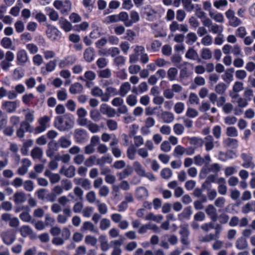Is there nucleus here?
Wrapping results in <instances>:
<instances>
[{
	"mask_svg": "<svg viewBox=\"0 0 255 255\" xmlns=\"http://www.w3.org/2000/svg\"><path fill=\"white\" fill-rule=\"evenodd\" d=\"M54 126L60 131H66L73 127V123L70 120H65L62 116L56 117Z\"/></svg>",
	"mask_w": 255,
	"mask_h": 255,
	"instance_id": "nucleus-1",
	"label": "nucleus"
},
{
	"mask_svg": "<svg viewBox=\"0 0 255 255\" xmlns=\"http://www.w3.org/2000/svg\"><path fill=\"white\" fill-rule=\"evenodd\" d=\"M203 24L208 28V31L213 34H218L222 33L223 26L222 25H218L212 22L209 18H206L202 20Z\"/></svg>",
	"mask_w": 255,
	"mask_h": 255,
	"instance_id": "nucleus-2",
	"label": "nucleus"
},
{
	"mask_svg": "<svg viewBox=\"0 0 255 255\" xmlns=\"http://www.w3.org/2000/svg\"><path fill=\"white\" fill-rule=\"evenodd\" d=\"M51 118L48 116H44L40 117L38 120V126L35 128H33V132L34 134H39L45 131L47 127V124L50 121Z\"/></svg>",
	"mask_w": 255,
	"mask_h": 255,
	"instance_id": "nucleus-3",
	"label": "nucleus"
},
{
	"mask_svg": "<svg viewBox=\"0 0 255 255\" xmlns=\"http://www.w3.org/2000/svg\"><path fill=\"white\" fill-rule=\"evenodd\" d=\"M53 5L56 9L60 10L62 14H67L72 8L71 2L69 0L64 1L56 0L54 2Z\"/></svg>",
	"mask_w": 255,
	"mask_h": 255,
	"instance_id": "nucleus-4",
	"label": "nucleus"
},
{
	"mask_svg": "<svg viewBox=\"0 0 255 255\" xmlns=\"http://www.w3.org/2000/svg\"><path fill=\"white\" fill-rule=\"evenodd\" d=\"M241 157L243 160L242 166L244 168L254 169L255 167L253 157L251 154L244 152L241 154Z\"/></svg>",
	"mask_w": 255,
	"mask_h": 255,
	"instance_id": "nucleus-5",
	"label": "nucleus"
},
{
	"mask_svg": "<svg viewBox=\"0 0 255 255\" xmlns=\"http://www.w3.org/2000/svg\"><path fill=\"white\" fill-rule=\"evenodd\" d=\"M225 15L229 20V24L232 27H237L242 23V21L235 16V12L231 9H229L225 13Z\"/></svg>",
	"mask_w": 255,
	"mask_h": 255,
	"instance_id": "nucleus-6",
	"label": "nucleus"
},
{
	"mask_svg": "<svg viewBox=\"0 0 255 255\" xmlns=\"http://www.w3.org/2000/svg\"><path fill=\"white\" fill-rule=\"evenodd\" d=\"M1 237L4 243L6 245H10L15 240V235L11 230L3 231L1 234Z\"/></svg>",
	"mask_w": 255,
	"mask_h": 255,
	"instance_id": "nucleus-7",
	"label": "nucleus"
},
{
	"mask_svg": "<svg viewBox=\"0 0 255 255\" xmlns=\"http://www.w3.org/2000/svg\"><path fill=\"white\" fill-rule=\"evenodd\" d=\"M194 153V149L192 147L185 148L181 145H177L174 149L173 155L175 156L180 157L182 156L184 153L187 155L192 154Z\"/></svg>",
	"mask_w": 255,
	"mask_h": 255,
	"instance_id": "nucleus-8",
	"label": "nucleus"
},
{
	"mask_svg": "<svg viewBox=\"0 0 255 255\" xmlns=\"http://www.w3.org/2000/svg\"><path fill=\"white\" fill-rule=\"evenodd\" d=\"M16 64L18 65L23 66L28 61V56L25 50L21 49L17 51L16 56Z\"/></svg>",
	"mask_w": 255,
	"mask_h": 255,
	"instance_id": "nucleus-9",
	"label": "nucleus"
},
{
	"mask_svg": "<svg viewBox=\"0 0 255 255\" xmlns=\"http://www.w3.org/2000/svg\"><path fill=\"white\" fill-rule=\"evenodd\" d=\"M169 30L171 32H175L177 31L187 32L189 29L186 24H179L176 21H173L169 25Z\"/></svg>",
	"mask_w": 255,
	"mask_h": 255,
	"instance_id": "nucleus-10",
	"label": "nucleus"
},
{
	"mask_svg": "<svg viewBox=\"0 0 255 255\" xmlns=\"http://www.w3.org/2000/svg\"><path fill=\"white\" fill-rule=\"evenodd\" d=\"M205 211L212 222H216L218 219V214L215 207L212 205H208Z\"/></svg>",
	"mask_w": 255,
	"mask_h": 255,
	"instance_id": "nucleus-11",
	"label": "nucleus"
},
{
	"mask_svg": "<svg viewBox=\"0 0 255 255\" xmlns=\"http://www.w3.org/2000/svg\"><path fill=\"white\" fill-rule=\"evenodd\" d=\"M76 168L74 165H70L68 168L63 166L59 170L60 174L68 178H72L75 175Z\"/></svg>",
	"mask_w": 255,
	"mask_h": 255,
	"instance_id": "nucleus-12",
	"label": "nucleus"
},
{
	"mask_svg": "<svg viewBox=\"0 0 255 255\" xmlns=\"http://www.w3.org/2000/svg\"><path fill=\"white\" fill-rule=\"evenodd\" d=\"M27 199L26 194L23 191L16 192L13 195V200L15 204L24 203Z\"/></svg>",
	"mask_w": 255,
	"mask_h": 255,
	"instance_id": "nucleus-13",
	"label": "nucleus"
},
{
	"mask_svg": "<svg viewBox=\"0 0 255 255\" xmlns=\"http://www.w3.org/2000/svg\"><path fill=\"white\" fill-rule=\"evenodd\" d=\"M74 182L76 185H80L85 190H89L91 188V182L87 178H75L74 179Z\"/></svg>",
	"mask_w": 255,
	"mask_h": 255,
	"instance_id": "nucleus-14",
	"label": "nucleus"
},
{
	"mask_svg": "<svg viewBox=\"0 0 255 255\" xmlns=\"http://www.w3.org/2000/svg\"><path fill=\"white\" fill-rule=\"evenodd\" d=\"M100 111L102 114L106 115L109 118L114 117L116 114L115 110L105 104L101 106Z\"/></svg>",
	"mask_w": 255,
	"mask_h": 255,
	"instance_id": "nucleus-15",
	"label": "nucleus"
},
{
	"mask_svg": "<svg viewBox=\"0 0 255 255\" xmlns=\"http://www.w3.org/2000/svg\"><path fill=\"white\" fill-rule=\"evenodd\" d=\"M2 109L7 113L14 112L17 107V104L15 101H6L2 103Z\"/></svg>",
	"mask_w": 255,
	"mask_h": 255,
	"instance_id": "nucleus-16",
	"label": "nucleus"
},
{
	"mask_svg": "<svg viewBox=\"0 0 255 255\" xmlns=\"http://www.w3.org/2000/svg\"><path fill=\"white\" fill-rule=\"evenodd\" d=\"M131 88V85L128 82L122 83L118 91L119 95L123 97H125L130 91Z\"/></svg>",
	"mask_w": 255,
	"mask_h": 255,
	"instance_id": "nucleus-17",
	"label": "nucleus"
},
{
	"mask_svg": "<svg viewBox=\"0 0 255 255\" xmlns=\"http://www.w3.org/2000/svg\"><path fill=\"white\" fill-rule=\"evenodd\" d=\"M74 137L77 142H82L86 138L87 132L82 129H76L74 131Z\"/></svg>",
	"mask_w": 255,
	"mask_h": 255,
	"instance_id": "nucleus-18",
	"label": "nucleus"
},
{
	"mask_svg": "<svg viewBox=\"0 0 255 255\" xmlns=\"http://www.w3.org/2000/svg\"><path fill=\"white\" fill-rule=\"evenodd\" d=\"M106 90V94L103 96V97H102V101L103 102L108 101L110 96H116L119 94L118 91L117 89L113 87H107Z\"/></svg>",
	"mask_w": 255,
	"mask_h": 255,
	"instance_id": "nucleus-19",
	"label": "nucleus"
},
{
	"mask_svg": "<svg viewBox=\"0 0 255 255\" xmlns=\"http://www.w3.org/2000/svg\"><path fill=\"white\" fill-rule=\"evenodd\" d=\"M185 57L189 59L197 60L199 62L201 61L200 59L199 58L197 52L192 47L189 48L187 50L185 54Z\"/></svg>",
	"mask_w": 255,
	"mask_h": 255,
	"instance_id": "nucleus-20",
	"label": "nucleus"
},
{
	"mask_svg": "<svg viewBox=\"0 0 255 255\" xmlns=\"http://www.w3.org/2000/svg\"><path fill=\"white\" fill-rule=\"evenodd\" d=\"M118 16L119 21H123L126 26L129 27L132 26V22L128 19V15L126 12H121L118 14Z\"/></svg>",
	"mask_w": 255,
	"mask_h": 255,
	"instance_id": "nucleus-21",
	"label": "nucleus"
},
{
	"mask_svg": "<svg viewBox=\"0 0 255 255\" xmlns=\"http://www.w3.org/2000/svg\"><path fill=\"white\" fill-rule=\"evenodd\" d=\"M234 72V69L233 68L227 69L225 73L222 75V79L227 83H230L233 80V73Z\"/></svg>",
	"mask_w": 255,
	"mask_h": 255,
	"instance_id": "nucleus-22",
	"label": "nucleus"
},
{
	"mask_svg": "<svg viewBox=\"0 0 255 255\" xmlns=\"http://www.w3.org/2000/svg\"><path fill=\"white\" fill-rule=\"evenodd\" d=\"M204 144L207 151H210L214 148V138L212 135H208L204 138Z\"/></svg>",
	"mask_w": 255,
	"mask_h": 255,
	"instance_id": "nucleus-23",
	"label": "nucleus"
},
{
	"mask_svg": "<svg viewBox=\"0 0 255 255\" xmlns=\"http://www.w3.org/2000/svg\"><path fill=\"white\" fill-rule=\"evenodd\" d=\"M192 214V211L191 207H187L185 208L182 212L178 215L179 220L189 219Z\"/></svg>",
	"mask_w": 255,
	"mask_h": 255,
	"instance_id": "nucleus-24",
	"label": "nucleus"
},
{
	"mask_svg": "<svg viewBox=\"0 0 255 255\" xmlns=\"http://www.w3.org/2000/svg\"><path fill=\"white\" fill-rule=\"evenodd\" d=\"M83 87L82 85L78 82H76L71 85L69 91L72 94H80L82 92Z\"/></svg>",
	"mask_w": 255,
	"mask_h": 255,
	"instance_id": "nucleus-25",
	"label": "nucleus"
},
{
	"mask_svg": "<svg viewBox=\"0 0 255 255\" xmlns=\"http://www.w3.org/2000/svg\"><path fill=\"white\" fill-rule=\"evenodd\" d=\"M161 119L165 123H170L174 120V116L173 113L168 111H164L161 113Z\"/></svg>",
	"mask_w": 255,
	"mask_h": 255,
	"instance_id": "nucleus-26",
	"label": "nucleus"
},
{
	"mask_svg": "<svg viewBox=\"0 0 255 255\" xmlns=\"http://www.w3.org/2000/svg\"><path fill=\"white\" fill-rule=\"evenodd\" d=\"M19 232L23 237H26L33 234L32 229L27 225L21 226L19 229Z\"/></svg>",
	"mask_w": 255,
	"mask_h": 255,
	"instance_id": "nucleus-27",
	"label": "nucleus"
},
{
	"mask_svg": "<svg viewBox=\"0 0 255 255\" xmlns=\"http://www.w3.org/2000/svg\"><path fill=\"white\" fill-rule=\"evenodd\" d=\"M148 195L147 190L144 187H140L136 190V196L138 199H145Z\"/></svg>",
	"mask_w": 255,
	"mask_h": 255,
	"instance_id": "nucleus-28",
	"label": "nucleus"
},
{
	"mask_svg": "<svg viewBox=\"0 0 255 255\" xmlns=\"http://www.w3.org/2000/svg\"><path fill=\"white\" fill-rule=\"evenodd\" d=\"M236 247L240 250L247 249L248 247L247 240L242 237L238 238L236 242Z\"/></svg>",
	"mask_w": 255,
	"mask_h": 255,
	"instance_id": "nucleus-29",
	"label": "nucleus"
},
{
	"mask_svg": "<svg viewBox=\"0 0 255 255\" xmlns=\"http://www.w3.org/2000/svg\"><path fill=\"white\" fill-rule=\"evenodd\" d=\"M132 173V169L130 166H128L127 168L124 169L122 171L118 173L117 175L119 180H122L124 179L129 176Z\"/></svg>",
	"mask_w": 255,
	"mask_h": 255,
	"instance_id": "nucleus-30",
	"label": "nucleus"
},
{
	"mask_svg": "<svg viewBox=\"0 0 255 255\" xmlns=\"http://www.w3.org/2000/svg\"><path fill=\"white\" fill-rule=\"evenodd\" d=\"M71 143V141L65 136L60 137L58 140V144L63 148H68Z\"/></svg>",
	"mask_w": 255,
	"mask_h": 255,
	"instance_id": "nucleus-31",
	"label": "nucleus"
},
{
	"mask_svg": "<svg viewBox=\"0 0 255 255\" xmlns=\"http://www.w3.org/2000/svg\"><path fill=\"white\" fill-rule=\"evenodd\" d=\"M61 27L66 32H69L72 28V24L67 19L61 17L59 20Z\"/></svg>",
	"mask_w": 255,
	"mask_h": 255,
	"instance_id": "nucleus-32",
	"label": "nucleus"
},
{
	"mask_svg": "<svg viewBox=\"0 0 255 255\" xmlns=\"http://www.w3.org/2000/svg\"><path fill=\"white\" fill-rule=\"evenodd\" d=\"M84 57L85 60L88 62H90L94 59V51L92 47L86 49L84 53Z\"/></svg>",
	"mask_w": 255,
	"mask_h": 255,
	"instance_id": "nucleus-33",
	"label": "nucleus"
},
{
	"mask_svg": "<svg viewBox=\"0 0 255 255\" xmlns=\"http://www.w3.org/2000/svg\"><path fill=\"white\" fill-rule=\"evenodd\" d=\"M132 166L136 173L140 177L145 171L141 163L138 161L133 162Z\"/></svg>",
	"mask_w": 255,
	"mask_h": 255,
	"instance_id": "nucleus-34",
	"label": "nucleus"
},
{
	"mask_svg": "<svg viewBox=\"0 0 255 255\" xmlns=\"http://www.w3.org/2000/svg\"><path fill=\"white\" fill-rule=\"evenodd\" d=\"M185 38L186 43L191 45L197 41V36L194 32H190L186 34Z\"/></svg>",
	"mask_w": 255,
	"mask_h": 255,
	"instance_id": "nucleus-35",
	"label": "nucleus"
},
{
	"mask_svg": "<svg viewBox=\"0 0 255 255\" xmlns=\"http://www.w3.org/2000/svg\"><path fill=\"white\" fill-rule=\"evenodd\" d=\"M120 188L119 185L114 184L112 187V199L113 201H116L120 198Z\"/></svg>",
	"mask_w": 255,
	"mask_h": 255,
	"instance_id": "nucleus-36",
	"label": "nucleus"
},
{
	"mask_svg": "<svg viewBox=\"0 0 255 255\" xmlns=\"http://www.w3.org/2000/svg\"><path fill=\"white\" fill-rule=\"evenodd\" d=\"M144 218L146 221H153L159 223L163 219V216L161 215H155L152 213H149L145 216Z\"/></svg>",
	"mask_w": 255,
	"mask_h": 255,
	"instance_id": "nucleus-37",
	"label": "nucleus"
},
{
	"mask_svg": "<svg viewBox=\"0 0 255 255\" xmlns=\"http://www.w3.org/2000/svg\"><path fill=\"white\" fill-rule=\"evenodd\" d=\"M42 155V149L39 147H34L31 151V155L33 159H41Z\"/></svg>",
	"mask_w": 255,
	"mask_h": 255,
	"instance_id": "nucleus-38",
	"label": "nucleus"
},
{
	"mask_svg": "<svg viewBox=\"0 0 255 255\" xmlns=\"http://www.w3.org/2000/svg\"><path fill=\"white\" fill-rule=\"evenodd\" d=\"M224 143L227 147L237 148L238 145V141L237 139L228 137L224 140Z\"/></svg>",
	"mask_w": 255,
	"mask_h": 255,
	"instance_id": "nucleus-39",
	"label": "nucleus"
},
{
	"mask_svg": "<svg viewBox=\"0 0 255 255\" xmlns=\"http://www.w3.org/2000/svg\"><path fill=\"white\" fill-rule=\"evenodd\" d=\"M100 247L103 251H107L109 249V245L106 236L101 235L99 237Z\"/></svg>",
	"mask_w": 255,
	"mask_h": 255,
	"instance_id": "nucleus-40",
	"label": "nucleus"
},
{
	"mask_svg": "<svg viewBox=\"0 0 255 255\" xmlns=\"http://www.w3.org/2000/svg\"><path fill=\"white\" fill-rule=\"evenodd\" d=\"M46 11L48 15L49 18L53 21H56L59 18V14L58 12L53 8L47 7Z\"/></svg>",
	"mask_w": 255,
	"mask_h": 255,
	"instance_id": "nucleus-41",
	"label": "nucleus"
},
{
	"mask_svg": "<svg viewBox=\"0 0 255 255\" xmlns=\"http://www.w3.org/2000/svg\"><path fill=\"white\" fill-rule=\"evenodd\" d=\"M227 88V85L224 83L218 84L215 87L216 94L223 95L225 93Z\"/></svg>",
	"mask_w": 255,
	"mask_h": 255,
	"instance_id": "nucleus-42",
	"label": "nucleus"
},
{
	"mask_svg": "<svg viewBox=\"0 0 255 255\" xmlns=\"http://www.w3.org/2000/svg\"><path fill=\"white\" fill-rule=\"evenodd\" d=\"M126 103L130 107L135 106L137 103V97L133 94H130L126 98Z\"/></svg>",
	"mask_w": 255,
	"mask_h": 255,
	"instance_id": "nucleus-43",
	"label": "nucleus"
},
{
	"mask_svg": "<svg viewBox=\"0 0 255 255\" xmlns=\"http://www.w3.org/2000/svg\"><path fill=\"white\" fill-rule=\"evenodd\" d=\"M178 73V70L176 68H170L167 71V77L170 81H174L176 79Z\"/></svg>",
	"mask_w": 255,
	"mask_h": 255,
	"instance_id": "nucleus-44",
	"label": "nucleus"
},
{
	"mask_svg": "<svg viewBox=\"0 0 255 255\" xmlns=\"http://www.w3.org/2000/svg\"><path fill=\"white\" fill-rule=\"evenodd\" d=\"M201 57L204 60H210L212 57V53L209 48H204L201 51Z\"/></svg>",
	"mask_w": 255,
	"mask_h": 255,
	"instance_id": "nucleus-45",
	"label": "nucleus"
},
{
	"mask_svg": "<svg viewBox=\"0 0 255 255\" xmlns=\"http://www.w3.org/2000/svg\"><path fill=\"white\" fill-rule=\"evenodd\" d=\"M95 226L94 225L89 221H86L83 223L81 227L82 231H90L91 232L95 231Z\"/></svg>",
	"mask_w": 255,
	"mask_h": 255,
	"instance_id": "nucleus-46",
	"label": "nucleus"
},
{
	"mask_svg": "<svg viewBox=\"0 0 255 255\" xmlns=\"http://www.w3.org/2000/svg\"><path fill=\"white\" fill-rule=\"evenodd\" d=\"M226 133L229 137H237L238 135L237 129L234 127H229L226 128Z\"/></svg>",
	"mask_w": 255,
	"mask_h": 255,
	"instance_id": "nucleus-47",
	"label": "nucleus"
},
{
	"mask_svg": "<svg viewBox=\"0 0 255 255\" xmlns=\"http://www.w3.org/2000/svg\"><path fill=\"white\" fill-rule=\"evenodd\" d=\"M97 206L99 213L101 214H106L108 212V207L104 203H101L99 200L96 202Z\"/></svg>",
	"mask_w": 255,
	"mask_h": 255,
	"instance_id": "nucleus-48",
	"label": "nucleus"
},
{
	"mask_svg": "<svg viewBox=\"0 0 255 255\" xmlns=\"http://www.w3.org/2000/svg\"><path fill=\"white\" fill-rule=\"evenodd\" d=\"M19 218L21 219V220L24 222H32V217L30 215L29 212L28 211L22 212L19 215Z\"/></svg>",
	"mask_w": 255,
	"mask_h": 255,
	"instance_id": "nucleus-49",
	"label": "nucleus"
},
{
	"mask_svg": "<svg viewBox=\"0 0 255 255\" xmlns=\"http://www.w3.org/2000/svg\"><path fill=\"white\" fill-rule=\"evenodd\" d=\"M185 105L183 103L178 102L174 105L173 109L175 113L177 114H181L184 110Z\"/></svg>",
	"mask_w": 255,
	"mask_h": 255,
	"instance_id": "nucleus-50",
	"label": "nucleus"
},
{
	"mask_svg": "<svg viewBox=\"0 0 255 255\" xmlns=\"http://www.w3.org/2000/svg\"><path fill=\"white\" fill-rule=\"evenodd\" d=\"M52 193L54 197L51 198L50 201L53 202L55 201V197L58 195L61 194L63 192V189L62 187L59 185L55 186L52 190Z\"/></svg>",
	"mask_w": 255,
	"mask_h": 255,
	"instance_id": "nucleus-51",
	"label": "nucleus"
},
{
	"mask_svg": "<svg viewBox=\"0 0 255 255\" xmlns=\"http://www.w3.org/2000/svg\"><path fill=\"white\" fill-rule=\"evenodd\" d=\"M109 188L105 185H102L100 188H99L98 194L101 197H106L109 195Z\"/></svg>",
	"mask_w": 255,
	"mask_h": 255,
	"instance_id": "nucleus-52",
	"label": "nucleus"
},
{
	"mask_svg": "<svg viewBox=\"0 0 255 255\" xmlns=\"http://www.w3.org/2000/svg\"><path fill=\"white\" fill-rule=\"evenodd\" d=\"M179 234L181 236H189V225L187 224H183L180 226Z\"/></svg>",
	"mask_w": 255,
	"mask_h": 255,
	"instance_id": "nucleus-53",
	"label": "nucleus"
},
{
	"mask_svg": "<svg viewBox=\"0 0 255 255\" xmlns=\"http://www.w3.org/2000/svg\"><path fill=\"white\" fill-rule=\"evenodd\" d=\"M184 8L188 11H191L195 8L191 0H182Z\"/></svg>",
	"mask_w": 255,
	"mask_h": 255,
	"instance_id": "nucleus-54",
	"label": "nucleus"
},
{
	"mask_svg": "<svg viewBox=\"0 0 255 255\" xmlns=\"http://www.w3.org/2000/svg\"><path fill=\"white\" fill-rule=\"evenodd\" d=\"M106 125L110 130H116L118 128V123L114 120H107L106 121Z\"/></svg>",
	"mask_w": 255,
	"mask_h": 255,
	"instance_id": "nucleus-55",
	"label": "nucleus"
},
{
	"mask_svg": "<svg viewBox=\"0 0 255 255\" xmlns=\"http://www.w3.org/2000/svg\"><path fill=\"white\" fill-rule=\"evenodd\" d=\"M189 141L190 144L195 145L197 147L201 146L203 144V140L201 138L193 137L189 138Z\"/></svg>",
	"mask_w": 255,
	"mask_h": 255,
	"instance_id": "nucleus-56",
	"label": "nucleus"
},
{
	"mask_svg": "<svg viewBox=\"0 0 255 255\" xmlns=\"http://www.w3.org/2000/svg\"><path fill=\"white\" fill-rule=\"evenodd\" d=\"M86 199L91 204L94 203L96 201V193L93 191H90L86 195Z\"/></svg>",
	"mask_w": 255,
	"mask_h": 255,
	"instance_id": "nucleus-57",
	"label": "nucleus"
},
{
	"mask_svg": "<svg viewBox=\"0 0 255 255\" xmlns=\"http://www.w3.org/2000/svg\"><path fill=\"white\" fill-rule=\"evenodd\" d=\"M91 119L95 122L99 121L101 118V114L100 112L95 109H93L90 112Z\"/></svg>",
	"mask_w": 255,
	"mask_h": 255,
	"instance_id": "nucleus-58",
	"label": "nucleus"
},
{
	"mask_svg": "<svg viewBox=\"0 0 255 255\" xmlns=\"http://www.w3.org/2000/svg\"><path fill=\"white\" fill-rule=\"evenodd\" d=\"M111 222L107 218L102 219L100 223V228L102 230H106L110 227Z\"/></svg>",
	"mask_w": 255,
	"mask_h": 255,
	"instance_id": "nucleus-59",
	"label": "nucleus"
},
{
	"mask_svg": "<svg viewBox=\"0 0 255 255\" xmlns=\"http://www.w3.org/2000/svg\"><path fill=\"white\" fill-rule=\"evenodd\" d=\"M86 244L90 245L92 246H95L97 243V239L96 237L91 235L86 236L85 239Z\"/></svg>",
	"mask_w": 255,
	"mask_h": 255,
	"instance_id": "nucleus-60",
	"label": "nucleus"
},
{
	"mask_svg": "<svg viewBox=\"0 0 255 255\" xmlns=\"http://www.w3.org/2000/svg\"><path fill=\"white\" fill-rule=\"evenodd\" d=\"M224 123L227 125H234L237 122V118L234 116H229L224 118Z\"/></svg>",
	"mask_w": 255,
	"mask_h": 255,
	"instance_id": "nucleus-61",
	"label": "nucleus"
},
{
	"mask_svg": "<svg viewBox=\"0 0 255 255\" xmlns=\"http://www.w3.org/2000/svg\"><path fill=\"white\" fill-rule=\"evenodd\" d=\"M87 128L92 133H95L100 131V128L99 126L95 123L90 121Z\"/></svg>",
	"mask_w": 255,
	"mask_h": 255,
	"instance_id": "nucleus-62",
	"label": "nucleus"
},
{
	"mask_svg": "<svg viewBox=\"0 0 255 255\" xmlns=\"http://www.w3.org/2000/svg\"><path fill=\"white\" fill-rule=\"evenodd\" d=\"M14 28L17 33H21L24 30V24L20 20H17L14 23Z\"/></svg>",
	"mask_w": 255,
	"mask_h": 255,
	"instance_id": "nucleus-63",
	"label": "nucleus"
},
{
	"mask_svg": "<svg viewBox=\"0 0 255 255\" xmlns=\"http://www.w3.org/2000/svg\"><path fill=\"white\" fill-rule=\"evenodd\" d=\"M133 255H153V253L151 250L144 251L142 249L138 248L135 251Z\"/></svg>",
	"mask_w": 255,
	"mask_h": 255,
	"instance_id": "nucleus-64",
	"label": "nucleus"
}]
</instances>
